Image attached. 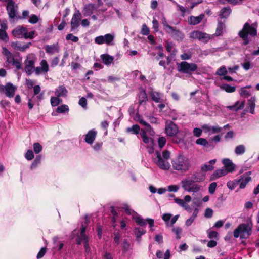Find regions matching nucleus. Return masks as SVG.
<instances>
[{
    "label": "nucleus",
    "mask_w": 259,
    "mask_h": 259,
    "mask_svg": "<svg viewBox=\"0 0 259 259\" xmlns=\"http://www.w3.org/2000/svg\"><path fill=\"white\" fill-rule=\"evenodd\" d=\"M172 215L170 213H164L162 215V219L166 223L167 225H169V221L171 218Z\"/></svg>",
    "instance_id": "338daca9"
},
{
    "label": "nucleus",
    "mask_w": 259,
    "mask_h": 259,
    "mask_svg": "<svg viewBox=\"0 0 259 259\" xmlns=\"http://www.w3.org/2000/svg\"><path fill=\"white\" fill-rule=\"evenodd\" d=\"M166 139L164 137H160L158 139V146L160 148H162L164 147L166 143Z\"/></svg>",
    "instance_id": "052dcab7"
},
{
    "label": "nucleus",
    "mask_w": 259,
    "mask_h": 259,
    "mask_svg": "<svg viewBox=\"0 0 259 259\" xmlns=\"http://www.w3.org/2000/svg\"><path fill=\"white\" fill-rule=\"evenodd\" d=\"M172 168L181 172L187 171L191 167L190 160L186 157L183 155H179L174 159L172 161Z\"/></svg>",
    "instance_id": "f03ea898"
},
{
    "label": "nucleus",
    "mask_w": 259,
    "mask_h": 259,
    "mask_svg": "<svg viewBox=\"0 0 259 259\" xmlns=\"http://www.w3.org/2000/svg\"><path fill=\"white\" fill-rule=\"evenodd\" d=\"M251 86H248L247 88H250ZM246 87H244L241 89L240 91V95L242 96L245 97H248L250 95V92L246 89Z\"/></svg>",
    "instance_id": "6e6d98bb"
},
{
    "label": "nucleus",
    "mask_w": 259,
    "mask_h": 259,
    "mask_svg": "<svg viewBox=\"0 0 259 259\" xmlns=\"http://www.w3.org/2000/svg\"><path fill=\"white\" fill-rule=\"evenodd\" d=\"M157 160L155 161L157 165L162 169L168 170L169 169L170 164L166 160H163L161 157V154L159 152H156Z\"/></svg>",
    "instance_id": "2eb2a0df"
},
{
    "label": "nucleus",
    "mask_w": 259,
    "mask_h": 259,
    "mask_svg": "<svg viewBox=\"0 0 259 259\" xmlns=\"http://www.w3.org/2000/svg\"><path fill=\"white\" fill-rule=\"evenodd\" d=\"M33 150L36 154L40 153L42 150V146L39 143L33 144Z\"/></svg>",
    "instance_id": "13d9d810"
},
{
    "label": "nucleus",
    "mask_w": 259,
    "mask_h": 259,
    "mask_svg": "<svg viewBox=\"0 0 259 259\" xmlns=\"http://www.w3.org/2000/svg\"><path fill=\"white\" fill-rule=\"evenodd\" d=\"M16 89V87L11 83H7L5 85H0V92L9 98L14 96Z\"/></svg>",
    "instance_id": "9b49d317"
},
{
    "label": "nucleus",
    "mask_w": 259,
    "mask_h": 259,
    "mask_svg": "<svg viewBox=\"0 0 259 259\" xmlns=\"http://www.w3.org/2000/svg\"><path fill=\"white\" fill-rule=\"evenodd\" d=\"M147 100V95L145 91L140 92L139 96V102L140 104H142L143 103L146 102Z\"/></svg>",
    "instance_id": "09e8293b"
},
{
    "label": "nucleus",
    "mask_w": 259,
    "mask_h": 259,
    "mask_svg": "<svg viewBox=\"0 0 259 259\" xmlns=\"http://www.w3.org/2000/svg\"><path fill=\"white\" fill-rule=\"evenodd\" d=\"M97 132L94 129L90 130L85 136V142L89 144H92L96 138Z\"/></svg>",
    "instance_id": "b1692460"
},
{
    "label": "nucleus",
    "mask_w": 259,
    "mask_h": 259,
    "mask_svg": "<svg viewBox=\"0 0 259 259\" xmlns=\"http://www.w3.org/2000/svg\"><path fill=\"white\" fill-rule=\"evenodd\" d=\"M25 158L28 160H31L34 157L33 151L31 150H28L25 154Z\"/></svg>",
    "instance_id": "bf43d9fd"
},
{
    "label": "nucleus",
    "mask_w": 259,
    "mask_h": 259,
    "mask_svg": "<svg viewBox=\"0 0 259 259\" xmlns=\"http://www.w3.org/2000/svg\"><path fill=\"white\" fill-rule=\"evenodd\" d=\"M192 179L195 182H202L205 180V173L201 170L194 172L192 176Z\"/></svg>",
    "instance_id": "393cba45"
},
{
    "label": "nucleus",
    "mask_w": 259,
    "mask_h": 259,
    "mask_svg": "<svg viewBox=\"0 0 259 259\" xmlns=\"http://www.w3.org/2000/svg\"><path fill=\"white\" fill-rule=\"evenodd\" d=\"M231 13V10L229 7H225L223 8L220 14L221 18H227Z\"/></svg>",
    "instance_id": "79ce46f5"
},
{
    "label": "nucleus",
    "mask_w": 259,
    "mask_h": 259,
    "mask_svg": "<svg viewBox=\"0 0 259 259\" xmlns=\"http://www.w3.org/2000/svg\"><path fill=\"white\" fill-rule=\"evenodd\" d=\"M146 131L145 130H141L140 135L142 138L143 142L147 145V148L148 152L149 153H152L154 152L153 141L151 138H149L146 136Z\"/></svg>",
    "instance_id": "ddd939ff"
},
{
    "label": "nucleus",
    "mask_w": 259,
    "mask_h": 259,
    "mask_svg": "<svg viewBox=\"0 0 259 259\" xmlns=\"http://www.w3.org/2000/svg\"><path fill=\"white\" fill-rule=\"evenodd\" d=\"M165 132L168 136L174 137L178 133V127L172 122H166L165 128Z\"/></svg>",
    "instance_id": "4468645a"
},
{
    "label": "nucleus",
    "mask_w": 259,
    "mask_h": 259,
    "mask_svg": "<svg viewBox=\"0 0 259 259\" xmlns=\"http://www.w3.org/2000/svg\"><path fill=\"white\" fill-rule=\"evenodd\" d=\"M251 172L250 171H248L240 177V178L239 179V180H240V183L239 186L240 188H244L246 187V184L251 181Z\"/></svg>",
    "instance_id": "412c9836"
},
{
    "label": "nucleus",
    "mask_w": 259,
    "mask_h": 259,
    "mask_svg": "<svg viewBox=\"0 0 259 259\" xmlns=\"http://www.w3.org/2000/svg\"><path fill=\"white\" fill-rule=\"evenodd\" d=\"M138 119H137V120L138 121V122L141 125L145 126V128L144 130L147 132H149V134L151 135H154V132L153 130H152L150 125L140 117H138Z\"/></svg>",
    "instance_id": "e433bc0d"
},
{
    "label": "nucleus",
    "mask_w": 259,
    "mask_h": 259,
    "mask_svg": "<svg viewBox=\"0 0 259 259\" xmlns=\"http://www.w3.org/2000/svg\"><path fill=\"white\" fill-rule=\"evenodd\" d=\"M150 95L152 100L156 103L160 102L164 100L163 94L160 93L155 91H151Z\"/></svg>",
    "instance_id": "473e14b6"
},
{
    "label": "nucleus",
    "mask_w": 259,
    "mask_h": 259,
    "mask_svg": "<svg viewBox=\"0 0 259 259\" xmlns=\"http://www.w3.org/2000/svg\"><path fill=\"white\" fill-rule=\"evenodd\" d=\"M172 232L176 235L177 239H180L181 238V234L182 233V229L180 227H175L172 229Z\"/></svg>",
    "instance_id": "de8ad7c7"
},
{
    "label": "nucleus",
    "mask_w": 259,
    "mask_h": 259,
    "mask_svg": "<svg viewBox=\"0 0 259 259\" xmlns=\"http://www.w3.org/2000/svg\"><path fill=\"white\" fill-rule=\"evenodd\" d=\"M225 28V25L224 24L221 23H219L218 24V26L216 29L215 35L217 36L220 35L223 32V29Z\"/></svg>",
    "instance_id": "603ef678"
},
{
    "label": "nucleus",
    "mask_w": 259,
    "mask_h": 259,
    "mask_svg": "<svg viewBox=\"0 0 259 259\" xmlns=\"http://www.w3.org/2000/svg\"><path fill=\"white\" fill-rule=\"evenodd\" d=\"M198 68L197 65L195 63H189L183 61L178 64V70L179 72L191 75Z\"/></svg>",
    "instance_id": "423d86ee"
},
{
    "label": "nucleus",
    "mask_w": 259,
    "mask_h": 259,
    "mask_svg": "<svg viewBox=\"0 0 259 259\" xmlns=\"http://www.w3.org/2000/svg\"><path fill=\"white\" fill-rule=\"evenodd\" d=\"M41 160V156L40 155L37 156L31 165V168L32 169L36 168L38 164L40 163Z\"/></svg>",
    "instance_id": "5fc2aeb1"
},
{
    "label": "nucleus",
    "mask_w": 259,
    "mask_h": 259,
    "mask_svg": "<svg viewBox=\"0 0 259 259\" xmlns=\"http://www.w3.org/2000/svg\"><path fill=\"white\" fill-rule=\"evenodd\" d=\"M2 53L5 55L7 59V62L10 64L11 62H14V58L12 54L6 48H3Z\"/></svg>",
    "instance_id": "ea45409f"
},
{
    "label": "nucleus",
    "mask_w": 259,
    "mask_h": 259,
    "mask_svg": "<svg viewBox=\"0 0 259 259\" xmlns=\"http://www.w3.org/2000/svg\"><path fill=\"white\" fill-rule=\"evenodd\" d=\"M161 23L164 26V29L167 33H171L177 37H180L181 39L183 38L184 36L183 33L175 27L169 25L164 16H162L161 18Z\"/></svg>",
    "instance_id": "9d476101"
},
{
    "label": "nucleus",
    "mask_w": 259,
    "mask_h": 259,
    "mask_svg": "<svg viewBox=\"0 0 259 259\" xmlns=\"http://www.w3.org/2000/svg\"><path fill=\"white\" fill-rule=\"evenodd\" d=\"M140 131V127L137 124L133 125L131 127H128L127 131L128 132H132L134 134H137Z\"/></svg>",
    "instance_id": "864d4df0"
},
{
    "label": "nucleus",
    "mask_w": 259,
    "mask_h": 259,
    "mask_svg": "<svg viewBox=\"0 0 259 259\" xmlns=\"http://www.w3.org/2000/svg\"><path fill=\"white\" fill-rule=\"evenodd\" d=\"M202 131H203L202 128L201 129V128H196V127L194 128L193 129V135L196 137H199L200 136H201Z\"/></svg>",
    "instance_id": "774afa93"
},
{
    "label": "nucleus",
    "mask_w": 259,
    "mask_h": 259,
    "mask_svg": "<svg viewBox=\"0 0 259 259\" xmlns=\"http://www.w3.org/2000/svg\"><path fill=\"white\" fill-rule=\"evenodd\" d=\"M101 59L106 65L109 66L113 63L114 58L109 54H105L101 56Z\"/></svg>",
    "instance_id": "f704fd0d"
},
{
    "label": "nucleus",
    "mask_w": 259,
    "mask_h": 259,
    "mask_svg": "<svg viewBox=\"0 0 259 259\" xmlns=\"http://www.w3.org/2000/svg\"><path fill=\"white\" fill-rule=\"evenodd\" d=\"M239 36L243 39L244 45L249 43V36L254 37L257 34V25L255 23L250 24L246 22L242 29L239 32Z\"/></svg>",
    "instance_id": "f257e3e1"
},
{
    "label": "nucleus",
    "mask_w": 259,
    "mask_h": 259,
    "mask_svg": "<svg viewBox=\"0 0 259 259\" xmlns=\"http://www.w3.org/2000/svg\"><path fill=\"white\" fill-rule=\"evenodd\" d=\"M245 105V101H237L233 105L228 106L227 108L234 111L242 109Z\"/></svg>",
    "instance_id": "c756f323"
},
{
    "label": "nucleus",
    "mask_w": 259,
    "mask_h": 259,
    "mask_svg": "<svg viewBox=\"0 0 259 259\" xmlns=\"http://www.w3.org/2000/svg\"><path fill=\"white\" fill-rule=\"evenodd\" d=\"M115 35L113 34L108 33L105 35H100L95 37V42L98 45L106 44L108 46L114 45Z\"/></svg>",
    "instance_id": "6e6552de"
},
{
    "label": "nucleus",
    "mask_w": 259,
    "mask_h": 259,
    "mask_svg": "<svg viewBox=\"0 0 259 259\" xmlns=\"http://www.w3.org/2000/svg\"><path fill=\"white\" fill-rule=\"evenodd\" d=\"M49 70V64L46 60L43 59L40 62V66L35 68V73L37 75H39L41 73H47Z\"/></svg>",
    "instance_id": "a211bd4d"
},
{
    "label": "nucleus",
    "mask_w": 259,
    "mask_h": 259,
    "mask_svg": "<svg viewBox=\"0 0 259 259\" xmlns=\"http://www.w3.org/2000/svg\"><path fill=\"white\" fill-rule=\"evenodd\" d=\"M246 152L245 145L240 144L236 146L234 149V152L237 155H242Z\"/></svg>",
    "instance_id": "a19ab883"
},
{
    "label": "nucleus",
    "mask_w": 259,
    "mask_h": 259,
    "mask_svg": "<svg viewBox=\"0 0 259 259\" xmlns=\"http://www.w3.org/2000/svg\"><path fill=\"white\" fill-rule=\"evenodd\" d=\"M26 29V28L23 26H18L13 30L12 34L14 37L17 38H25Z\"/></svg>",
    "instance_id": "5701e85b"
},
{
    "label": "nucleus",
    "mask_w": 259,
    "mask_h": 259,
    "mask_svg": "<svg viewBox=\"0 0 259 259\" xmlns=\"http://www.w3.org/2000/svg\"><path fill=\"white\" fill-rule=\"evenodd\" d=\"M228 172L223 168L215 170L211 177V180H214L222 176H225Z\"/></svg>",
    "instance_id": "72a5a7b5"
},
{
    "label": "nucleus",
    "mask_w": 259,
    "mask_h": 259,
    "mask_svg": "<svg viewBox=\"0 0 259 259\" xmlns=\"http://www.w3.org/2000/svg\"><path fill=\"white\" fill-rule=\"evenodd\" d=\"M39 20V18L35 15H31L29 19V22L31 24H35Z\"/></svg>",
    "instance_id": "69168bd1"
},
{
    "label": "nucleus",
    "mask_w": 259,
    "mask_h": 259,
    "mask_svg": "<svg viewBox=\"0 0 259 259\" xmlns=\"http://www.w3.org/2000/svg\"><path fill=\"white\" fill-rule=\"evenodd\" d=\"M216 160H211L208 162V164H205L201 166V170L203 172H205L207 171H210L213 169V165L215 163Z\"/></svg>",
    "instance_id": "c9c22d12"
},
{
    "label": "nucleus",
    "mask_w": 259,
    "mask_h": 259,
    "mask_svg": "<svg viewBox=\"0 0 259 259\" xmlns=\"http://www.w3.org/2000/svg\"><path fill=\"white\" fill-rule=\"evenodd\" d=\"M227 72H228L226 67L225 66H222L217 69L215 72V74L220 76H223L224 77L225 75L227 74Z\"/></svg>",
    "instance_id": "a18cd8bd"
},
{
    "label": "nucleus",
    "mask_w": 259,
    "mask_h": 259,
    "mask_svg": "<svg viewBox=\"0 0 259 259\" xmlns=\"http://www.w3.org/2000/svg\"><path fill=\"white\" fill-rule=\"evenodd\" d=\"M45 49L47 53L50 55H53L59 52L60 47L58 44L51 45H48L45 46Z\"/></svg>",
    "instance_id": "a878e982"
},
{
    "label": "nucleus",
    "mask_w": 259,
    "mask_h": 259,
    "mask_svg": "<svg viewBox=\"0 0 259 259\" xmlns=\"http://www.w3.org/2000/svg\"><path fill=\"white\" fill-rule=\"evenodd\" d=\"M134 232L135 234L137 241L140 242L141 240V236L145 234L146 231L142 228L136 227L134 229Z\"/></svg>",
    "instance_id": "58836bf2"
},
{
    "label": "nucleus",
    "mask_w": 259,
    "mask_h": 259,
    "mask_svg": "<svg viewBox=\"0 0 259 259\" xmlns=\"http://www.w3.org/2000/svg\"><path fill=\"white\" fill-rule=\"evenodd\" d=\"M190 37L193 39H198L204 42H208L211 38L209 34L199 31H194L191 32Z\"/></svg>",
    "instance_id": "f8f14e48"
},
{
    "label": "nucleus",
    "mask_w": 259,
    "mask_h": 259,
    "mask_svg": "<svg viewBox=\"0 0 259 259\" xmlns=\"http://www.w3.org/2000/svg\"><path fill=\"white\" fill-rule=\"evenodd\" d=\"M94 9L95 5L93 4H89L84 7L82 12L84 16H90L93 14Z\"/></svg>",
    "instance_id": "4c0bfd02"
},
{
    "label": "nucleus",
    "mask_w": 259,
    "mask_h": 259,
    "mask_svg": "<svg viewBox=\"0 0 259 259\" xmlns=\"http://www.w3.org/2000/svg\"><path fill=\"white\" fill-rule=\"evenodd\" d=\"M224 169L228 173H232L235 169V165L232 161L228 158L223 159L222 161Z\"/></svg>",
    "instance_id": "6ab92c4d"
},
{
    "label": "nucleus",
    "mask_w": 259,
    "mask_h": 259,
    "mask_svg": "<svg viewBox=\"0 0 259 259\" xmlns=\"http://www.w3.org/2000/svg\"><path fill=\"white\" fill-rule=\"evenodd\" d=\"M220 88L228 93H233L236 90L235 87L231 86L228 84H223L220 86Z\"/></svg>",
    "instance_id": "37998d69"
},
{
    "label": "nucleus",
    "mask_w": 259,
    "mask_h": 259,
    "mask_svg": "<svg viewBox=\"0 0 259 259\" xmlns=\"http://www.w3.org/2000/svg\"><path fill=\"white\" fill-rule=\"evenodd\" d=\"M192 198L190 195H186L184 197V199L177 198L174 199L175 203L184 208L186 210H189L190 209V207L188 204V203L190 202Z\"/></svg>",
    "instance_id": "dca6fc26"
},
{
    "label": "nucleus",
    "mask_w": 259,
    "mask_h": 259,
    "mask_svg": "<svg viewBox=\"0 0 259 259\" xmlns=\"http://www.w3.org/2000/svg\"><path fill=\"white\" fill-rule=\"evenodd\" d=\"M217 184L215 182L211 183L209 186L208 191L210 194H213L215 192Z\"/></svg>",
    "instance_id": "e2e57ef3"
},
{
    "label": "nucleus",
    "mask_w": 259,
    "mask_h": 259,
    "mask_svg": "<svg viewBox=\"0 0 259 259\" xmlns=\"http://www.w3.org/2000/svg\"><path fill=\"white\" fill-rule=\"evenodd\" d=\"M4 30H0V39L7 41L8 40V36Z\"/></svg>",
    "instance_id": "0e129e2a"
},
{
    "label": "nucleus",
    "mask_w": 259,
    "mask_h": 259,
    "mask_svg": "<svg viewBox=\"0 0 259 259\" xmlns=\"http://www.w3.org/2000/svg\"><path fill=\"white\" fill-rule=\"evenodd\" d=\"M121 237V234L119 232H117L114 233V242L116 244V245L119 244Z\"/></svg>",
    "instance_id": "4d7b16f0"
},
{
    "label": "nucleus",
    "mask_w": 259,
    "mask_h": 259,
    "mask_svg": "<svg viewBox=\"0 0 259 259\" xmlns=\"http://www.w3.org/2000/svg\"><path fill=\"white\" fill-rule=\"evenodd\" d=\"M207 232L209 238H215L217 239H218V233L216 231L208 230Z\"/></svg>",
    "instance_id": "680f3d73"
},
{
    "label": "nucleus",
    "mask_w": 259,
    "mask_h": 259,
    "mask_svg": "<svg viewBox=\"0 0 259 259\" xmlns=\"http://www.w3.org/2000/svg\"><path fill=\"white\" fill-rule=\"evenodd\" d=\"M255 101H256V98L254 96L251 97L248 100L247 108L248 111L252 114H253L254 113V109H255Z\"/></svg>",
    "instance_id": "7c9ffc66"
},
{
    "label": "nucleus",
    "mask_w": 259,
    "mask_h": 259,
    "mask_svg": "<svg viewBox=\"0 0 259 259\" xmlns=\"http://www.w3.org/2000/svg\"><path fill=\"white\" fill-rule=\"evenodd\" d=\"M123 208L127 214L131 215L132 218L135 220L136 223L141 226H144L147 224V221L144 219L141 216L138 214L136 212L131 209L127 204H124Z\"/></svg>",
    "instance_id": "0eeeda50"
},
{
    "label": "nucleus",
    "mask_w": 259,
    "mask_h": 259,
    "mask_svg": "<svg viewBox=\"0 0 259 259\" xmlns=\"http://www.w3.org/2000/svg\"><path fill=\"white\" fill-rule=\"evenodd\" d=\"M69 108L68 105L64 104L58 106L56 110V112L58 113H65L68 112Z\"/></svg>",
    "instance_id": "c03bdc74"
},
{
    "label": "nucleus",
    "mask_w": 259,
    "mask_h": 259,
    "mask_svg": "<svg viewBox=\"0 0 259 259\" xmlns=\"http://www.w3.org/2000/svg\"><path fill=\"white\" fill-rule=\"evenodd\" d=\"M240 182V180L239 179L234 180L231 181H230L227 183V186L229 189L232 190L236 187L237 185H238Z\"/></svg>",
    "instance_id": "49530a36"
},
{
    "label": "nucleus",
    "mask_w": 259,
    "mask_h": 259,
    "mask_svg": "<svg viewBox=\"0 0 259 259\" xmlns=\"http://www.w3.org/2000/svg\"><path fill=\"white\" fill-rule=\"evenodd\" d=\"M196 143L197 145L203 146L206 149H212L214 146L208 142L207 140L203 138H200L196 140Z\"/></svg>",
    "instance_id": "bb28decb"
},
{
    "label": "nucleus",
    "mask_w": 259,
    "mask_h": 259,
    "mask_svg": "<svg viewBox=\"0 0 259 259\" xmlns=\"http://www.w3.org/2000/svg\"><path fill=\"white\" fill-rule=\"evenodd\" d=\"M204 17V14H200L198 16H191L188 19V22L190 25H197L201 22Z\"/></svg>",
    "instance_id": "cd10ccee"
},
{
    "label": "nucleus",
    "mask_w": 259,
    "mask_h": 259,
    "mask_svg": "<svg viewBox=\"0 0 259 259\" xmlns=\"http://www.w3.org/2000/svg\"><path fill=\"white\" fill-rule=\"evenodd\" d=\"M202 128L205 133L208 135L219 133L222 130V128L218 125L211 126L207 124H203Z\"/></svg>",
    "instance_id": "f3484780"
},
{
    "label": "nucleus",
    "mask_w": 259,
    "mask_h": 259,
    "mask_svg": "<svg viewBox=\"0 0 259 259\" xmlns=\"http://www.w3.org/2000/svg\"><path fill=\"white\" fill-rule=\"evenodd\" d=\"M85 227L82 226L79 234L77 235L76 241L78 244L84 243V247L86 252L89 253L90 251V247L88 244V238L85 234Z\"/></svg>",
    "instance_id": "1a4fd4ad"
},
{
    "label": "nucleus",
    "mask_w": 259,
    "mask_h": 259,
    "mask_svg": "<svg viewBox=\"0 0 259 259\" xmlns=\"http://www.w3.org/2000/svg\"><path fill=\"white\" fill-rule=\"evenodd\" d=\"M7 3V10L10 18H14L16 17V9L14 3L12 0H6Z\"/></svg>",
    "instance_id": "aec40b11"
},
{
    "label": "nucleus",
    "mask_w": 259,
    "mask_h": 259,
    "mask_svg": "<svg viewBox=\"0 0 259 259\" xmlns=\"http://www.w3.org/2000/svg\"><path fill=\"white\" fill-rule=\"evenodd\" d=\"M31 45V42L22 45L19 42H12L11 45L12 47H13L15 49L23 52L25 51L27 48H28Z\"/></svg>",
    "instance_id": "2f4dec72"
},
{
    "label": "nucleus",
    "mask_w": 259,
    "mask_h": 259,
    "mask_svg": "<svg viewBox=\"0 0 259 259\" xmlns=\"http://www.w3.org/2000/svg\"><path fill=\"white\" fill-rule=\"evenodd\" d=\"M53 242L54 244V248L58 250H60L63 246V243L58 240V237H54L53 238Z\"/></svg>",
    "instance_id": "3c124183"
},
{
    "label": "nucleus",
    "mask_w": 259,
    "mask_h": 259,
    "mask_svg": "<svg viewBox=\"0 0 259 259\" xmlns=\"http://www.w3.org/2000/svg\"><path fill=\"white\" fill-rule=\"evenodd\" d=\"M192 179L186 178L181 181L182 188L186 191L189 193H197L201 189V186L197 184L194 183Z\"/></svg>",
    "instance_id": "20e7f679"
},
{
    "label": "nucleus",
    "mask_w": 259,
    "mask_h": 259,
    "mask_svg": "<svg viewBox=\"0 0 259 259\" xmlns=\"http://www.w3.org/2000/svg\"><path fill=\"white\" fill-rule=\"evenodd\" d=\"M81 14L79 11H76L74 13L71 21V29H75L79 26V23L81 19Z\"/></svg>",
    "instance_id": "4be33fe9"
},
{
    "label": "nucleus",
    "mask_w": 259,
    "mask_h": 259,
    "mask_svg": "<svg viewBox=\"0 0 259 259\" xmlns=\"http://www.w3.org/2000/svg\"><path fill=\"white\" fill-rule=\"evenodd\" d=\"M68 94V91L63 85L59 86L55 89V94L58 97H66Z\"/></svg>",
    "instance_id": "c85d7f7f"
},
{
    "label": "nucleus",
    "mask_w": 259,
    "mask_h": 259,
    "mask_svg": "<svg viewBox=\"0 0 259 259\" xmlns=\"http://www.w3.org/2000/svg\"><path fill=\"white\" fill-rule=\"evenodd\" d=\"M252 225L251 223L241 224L234 231L233 235L236 238L246 239L252 233Z\"/></svg>",
    "instance_id": "7ed1b4c3"
},
{
    "label": "nucleus",
    "mask_w": 259,
    "mask_h": 259,
    "mask_svg": "<svg viewBox=\"0 0 259 259\" xmlns=\"http://www.w3.org/2000/svg\"><path fill=\"white\" fill-rule=\"evenodd\" d=\"M62 100L57 96L52 97L50 99L51 104L52 106H57L62 102Z\"/></svg>",
    "instance_id": "8fccbe9b"
},
{
    "label": "nucleus",
    "mask_w": 259,
    "mask_h": 259,
    "mask_svg": "<svg viewBox=\"0 0 259 259\" xmlns=\"http://www.w3.org/2000/svg\"><path fill=\"white\" fill-rule=\"evenodd\" d=\"M36 60L37 57L34 54H29L27 56L24 64L25 71L28 75H30L33 71L35 72L34 65Z\"/></svg>",
    "instance_id": "39448f33"
}]
</instances>
